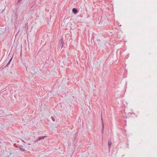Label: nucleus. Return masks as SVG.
Here are the masks:
<instances>
[{"label":"nucleus","instance_id":"20e7f679","mask_svg":"<svg viewBox=\"0 0 157 157\" xmlns=\"http://www.w3.org/2000/svg\"><path fill=\"white\" fill-rule=\"evenodd\" d=\"M72 12L75 14H76L78 12L77 10L75 8H74L72 9Z\"/></svg>","mask_w":157,"mask_h":157},{"label":"nucleus","instance_id":"1a4fd4ad","mask_svg":"<svg viewBox=\"0 0 157 157\" xmlns=\"http://www.w3.org/2000/svg\"><path fill=\"white\" fill-rule=\"evenodd\" d=\"M22 1V0H18V1L17 2L18 3H20V2H21V1Z\"/></svg>","mask_w":157,"mask_h":157},{"label":"nucleus","instance_id":"39448f33","mask_svg":"<svg viewBox=\"0 0 157 157\" xmlns=\"http://www.w3.org/2000/svg\"><path fill=\"white\" fill-rule=\"evenodd\" d=\"M59 44H60V45L62 47L63 45V40L62 38L61 39L59 40Z\"/></svg>","mask_w":157,"mask_h":157},{"label":"nucleus","instance_id":"f257e3e1","mask_svg":"<svg viewBox=\"0 0 157 157\" xmlns=\"http://www.w3.org/2000/svg\"><path fill=\"white\" fill-rule=\"evenodd\" d=\"M101 121H102V133H104V124H103V119H102V113H101Z\"/></svg>","mask_w":157,"mask_h":157},{"label":"nucleus","instance_id":"f03ea898","mask_svg":"<svg viewBox=\"0 0 157 157\" xmlns=\"http://www.w3.org/2000/svg\"><path fill=\"white\" fill-rule=\"evenodd\" d=\"M112 140H111V139H110L108 141V147H109V150H110V147L112 145Z\"/></svg>","mask_w":157,"mask_h":157},{"label":"nucleus","instance_id":"423d86ee","mask_svg":"<svg viewBox=\"0 0 157 157\" xmlns=\"http://www.w3.org/2000/svg\"><path fill=\"white\" fill-rule=\"evenodd\" d=\"M19 148L20 150L21 151H24L25 150L24 149H23V148H22L21 147H19Z\"/></svg>","mask_w":157,"mask_h":157},{"label":"nucleus","instance_id":"0eeeda50","mask_svg":"<svg viewBox=\"0 0 157 157\" xmlns=\"http://www.w3.org/2000/svg\"><path fill=\"white\" fill-rule=\"evenodd\" d=\"M12 58H13V57H12V58H10V60H9V62H8V63H7V65L10 64V63L11 61V60H12Z\"/></svg>","mask_w":157,"mask_h":157},{"label":"nucleus","instance_id":"6e6552de","mask_svg":"<svg viewBox=\"0 0 157 157\" xmlns=\"http://www.w3.org/2000/svg\"><path fill=\"white\" fill-rule=\"evenodd\" d=\"M51 118H52V120L53 121H55V118L54 117H51Z\"/></svg>","mask_w":157,"mask_h":157},{"label":"nucleus","instance_id":"7ed1b4c3","mask_svg":"<svg viewBox=\"0 0 157 157\" xmlns=\"http://www.w3.org/2000/svg\"><path fill=\"white\" fill-rule=\"evenodd\" d=\"M46 137V136H41L38 137L37 139V141H40L41 140L43 139Z\"/></svg>","mask_w":157,"mask_h":157}]
</instances>
